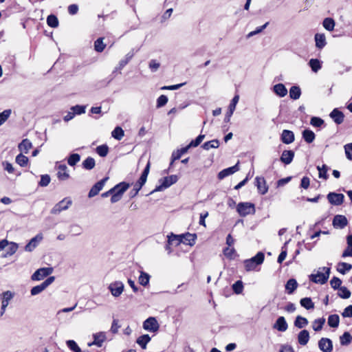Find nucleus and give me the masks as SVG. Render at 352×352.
Segmentation results:
<instances>
[{
	"mask_svg": "<svg viewBox=\"0 0 352 352\" xmlns=\"http://www.w3.org/2000/svg\"><path fill=\"white\" fill-rule=\"evenodd\" d=\"M330 272V267H319L313 274L309 275V280L314 283L323 285L328 280Z\"/></svg>",
	"mask_w": 352,
	"mask_h": 352,
	"instance_id": "obj_1",
	"label": "nucleus"
},
{
	"mask_svg": "<svg viewBox=\"0 0 352 352\" xmlns=\"http://www.w3.org/2000/svg\"><path fill=\"white\" fill-rule=\"evenodd\" d=\"M151 163L148 162L144 170H143L139 180L134 184L133 188L131 190V197H135L138 195V192L144 185L146 182L148 175L150 170Z\"/></svg>",
	"mask_w": 352,
	"mask_h": 352,
	"instance_id": "obj_2",
	"label": "nucleus"
},
{
	"mask_svg": "<svg viewBox=\"0 0 352 352\" xmlns=\"http://www.w3.org/2000/svg\"><path fill=\"white\" fill-rule=\"evenodd\" d=\"M129 184L126 182H120V184L115 186L111 188L113 195L111 198V203H116L120 201L124 193V192L129 188Z\"/></svg>",
	"mask_w": 352,
	"mask_h": 352,
	"instance_id": "obj_3",
	"label": "nucleus"
},
{
	"mask_svg": "<svg viewBox=\"0 0 352 352\" xmlns=\"http://www.w3.org/2000/svg\"><path fill=\"white\" fill-rule=\"evenodd\" d=\"M178 180V177L176 175H172L168 177H163L159 180L160 184L151 192H160L168 188L173 184H175Z\"/></svg>",
	"mask_w": 352,
	"mask_h": 352,
	"instance_id": "obj_4",
	"label": "nucleus"
},
{
	"mask_svg": "<svg viewBox=\"0 0 352 352\" xmlns=\"http://www.w3.org/2000/svg\"><path fill=\"white\" fill-rule=\"evenodd\" d=\"M264 254L261 252H258L256 256L247 259L244 261V266L246 271H252L256 269V266L263 263L264 261Z\"/></svg>",
	"mask_w": 352,
	"mask_h": 352,
	"instance_id": "obj_5",
	"label": "nucleus"
},
{
	"mask_svg": "<svg viewBox=\"0 0 352 352\" xmlns=\"http://www.w3.org/2000/svg\"><path fill=\"white\" fill-rule=\"evenodd\" d=\"M236 210L241 217L254 214L256 212L254 204L250 202H241L238 204Z\"/></svg>",
	"mask_w": 352,
	"mask_h": 352,
	"instance_id": "obj_6",
	"label": "nucleus"
},
{
	"mask_svg": "<svg viewBox=\"0 0 352 352\" xmlns=\"http://www.w3.org/2000/svg\"><path fill=\"white\" fill-rule=\"evenodd\" d=\"M108 289L113 297L118 298L123 293L124 285L120 280H116L109 285Z\"/></svg>",
	"mask_w": 352,
	"mask_h": 352,
	"instance_id": "obj_7",
	"label": "nucleus"
},
{
	"mask_svg": "<svg viewBox=\"0 0 352 352\" xmlns=\"http://www.w3.org/2000/svg\"><path fill=\"white\" fill-rule=\"evenodd\" d=\"M72 204V201L69 197L64 198L56 204L52 210V213L58 214L63 210H67Z\"/></svg>",
	"mask_w": 352,
	"mask_h": 352,
	"instance_id": "obj_8",
	"label": "nucleus"
},
{
	"mask_svg": "<svg viewBox=\"0 0 352 352\" xmlns=\"http://www.w3.org/2000/svg\"><path fill=\"white\" fill-rule=\"evenodd\" d=\"M143 328L146 331L155 333L158 331L160 324L155 318L149 317L143 322Z\"/></svg>",
	"mask_w": 352,
	"mask_h": 352,
	"instance_id": "obj_9",
	"label": "nucleus"
},
{
	"mask_svg": "<svg viewBox=\"0 0 352 352\" xmlns=\"http://www.w3.org/2000/svg\"><path fill=\"white\" fill-rule=\"evenodd\" d=\"M327 198L331 204L334 206H340L343 203L344 196L341 193L329 192L327 195Z\"/></svg>",
	"mask_w": 352,
	"mask_h": 352,
	"instance_id": "obj_10",
	"label": "nucleus"
},
{
	"mask_svg": "<svg viewBox=\"0 0 352 352\" xmlns=\"http://www.w3.org/2000/svg\"><path fill=\"white\" fill-rule=\"evenodd\" d=\"M14 294L10 291L3 292L1 295V315H3L8 307L9 302L13 298Z\"/></svg>",
	"mask_w": 352,
	"mask_h": 352,
	"instance_id": "obj_11",
	"label": "nucleus"
},
{
	"mask_svg": "<svg viewBox=\"0 0 352 352\" xmlns=\"http://www.w3.org/2000/svg\"><path fill=\"white\" fill-rule=\"evenodd\" d=\"M94 341L91 343H89L88 345L89 346L92 345H96L98 347L102 346L103 342L106 340L107 336L106 333L104 331H100L93 334Z\"/></svg>",
	"mask_w": 352,
	"mask_h": 352,
	"instance_id": "obj_12",
	"label": "nucleus"
},
{
	"mask_svg": "<svg viewBox=\"0 0 352 352\" xmlns=\"http://www.w3.org/2000/svg\"><path fill=\"white\" fill-rule=\"evenodd\" d=\"M239 100V95L234 96V97L231 100L230 104L228 107V111L226 113L225 118H224L225 122H230V118L232 116V114L236 109V106Z\"/></svg>",
	"mask_w": 352,
	"mask_h": 352,
	"instance_id": "obj_13",
	"label": "nucleus"
},
{
	"mask_svg": "<svg viewBox=\"0 0 352 352\" xmlns=\"http://www.w3.org/2000/svg\"><path fill=\"white\" fill-rule=\"evenodd\" d=\"M107 180V178L106 177L96 183L89 192V197H94L96 195H97L99 193V192L103 188Z\"/></svg>",
	"mask_w": 352,
	"mask_h": 352,
	"instance_id": "obj_14",
	"label": "nucleus"
},
{
	"mask_svg": "<svg viewBox=\"0 0 352 352\" xmlns=\"http://www.w3.org/2000/svg\"><path fill=\"white\" fill-rule=\"evenodd\" d=\"M318 346L323 352H331L333 350L332 342L329 338H321L318 342Z\"/></svg>",
	"mask_w": 352,
	"mask_h": 352,
	"instance_id": "obj_15",
	"label": "nucleus"
},
{
	"mask_svg": "<svg viewBox=\"0 0 352 352\" xmlns=\"http://www.w3.org/2000/svg\"><path fill=\"white\" fill-rule=\"evenodd\" d=\"M239 170V162H237L234 166L225 168L220 171L218 174V178L219 179H223L225 177L234 174Z\"/></svg>",
	"mask_w": 352,
	"mask_h": 352,
	"instance_id": "obj_16",
	"label": "nucleus"
},
{
	"mask_svg": "<svg viewBox=\"0 0 352 352\" xmlns=\"http://www.w3.org/2000/svg\"><path fill=\"white\" fill-rule=\"evenodd\" d=\"M255 185L257 187L258 191L261 195H265L268 190V187L266 184V181L264 177H256L255 178Z\"/></svg>",
	"mask_w": 352,
	"mask_h": 352,
	"instance_id": "obj_17",
	"label": "nucleus"
},
{
	"mask_svg": "<svg viewBox=\"0 0 352 352\" xmlns=\"http://www.w3.org/2000/svg\"><path fill=\"white\" fill-rule=\"evenodd\" d=\"M348 223L347 219L345 216L337 214L333 217V226L337 228H344Z\"/></svg>",
	"mask_w": 352,
	"mask_h": 352,
	"instance_id": "obj_18",
	"label": "nucleus"
},
{
	"mask_svg": "<svg viewBox=\"0 0 352 352\" xmlns=\"http://www.w3.org/2000/svg\"><path fill=\"white\" fill-rule=\"evenodd\" d=\"M273 328L281 332L285 331L288 328V324L285 318L283 316L278 317L274 324Z\"/></svg>",
	"mask_w": 352,
	"mask_h": 352,
	"instance_id": "obj_19",
	"label": "nucleus"
},
{
	"mask_svg": "<svg viewBox=\"0 0 352 352\" xmlns=\"http://www.w3.org/2000/svg\"><path fill=\"white\" fill-rule=\"evenodd\" d=\"M43 239L41 234H38L32 238L29 243L25 245V250L27 252H32Z\"/></svg>",
	"mask_w": 352,
	"mask_h": 352,
	"instance_id": "obj_20",
	"label": "nucleus"
},
{
	"mask_svg": "<svg viewBox=\"0 0 352 352\" xmlns=\"http://www.w3.org/2000/svg\"><path fill=\"white\" fill-rule=\"evenodd\" d=\"M329 116L337 124H340L344 121V116L338 109H334Z\"/></svg>",
	"mask_w": 352,
	"mask_h": 352,
	"instance_id": "obj_21",
	"label": "nucleus"
},
{
	"mask_svg": "<svg viewBox=\"0 0 352 352\" xmlns=\"http://www.w3.org/2000/svg\"><path fill=\"white\" fill-rule=\"evenodd\" d=\"M57 177L60 181H65L69 178L67 167L65 164L59 165L58 167Z\"/></svg>",
	"mask_w": 352,
	"mask_h": 352,
	"instance_id": "obj_22",
	"label": "nucleus"
},
{
	"mask_svg": "<svg viewBox=\"0 0 352 352\" xmlns=\"http://www.w3.org/2000/svg\"><path fill=\"white\" fill-rule=\"evenodd\" d=\"M294 152L291 150H285L282 153L280 161L285 164H289L293 161Z\"/></svg>",
	"mask_w": 352,
	"mask_h": 352,
	"instance_id": "obj_23",
	"label": "nucleus"
},
{
	"mask_svg": "<svg viewBox=\"0 0 352 352\" xmlns=\"http://www.w3.org/2000/svg\"><path fill=\"white\" fill-rule=\"evenodd\" d=\"M281 140L283 143L289 144L294 141V134L289 130H283L281 134Z\"/></svg>",
	"mask_w": 352,
	"mask_h": 352,
	"instance_id": "obj_24",
	"label": "nucleus"
},
{
	"mask_svg": "<svg viewBox=\"0 0 352 352\" xmlns=\"http://www.w3.org/2000/svg\"><path fill=\"white\" fill-rule=\"evenodd\" d=\"M298 287V283L296 279L290 278L285 284V290L288 294H292Z\"/></svg>",
	"mask_w": 352,
	"mask_h": 352,
	"instance_id": "obj_25",
	"label": "nucleus"
},
{
	"mask_svg": "<svg viewBox=\"0 0 352 352\" xmlns=\"http://www.w3.org/2000/svg\"><path fill=\"white\" fill-rule=\"evenodd\" d=\"M181 236L182 239V243H184L191 246L195 244V240L197 239V236L195 234L186 233Z\"/></svg>",
	"mask_w": 352,
	"mask_h": 352,
	"instance_id": "obj_26",
	"label": "nucleus"
},
{
	"mask_svg": "<svg viewBox=\"0 0 352 352\" xmlns=\"http://www.w3.org/2000/svg\"><path fill=\"white\" fill-rule=\"evenodd\" d=\"M273 90L277 96L281 98L285 96L287 94V89L282 83L275 85L273 87Z\"/></svg>",
	"mask_w": 352,
	"mask_h": 352,
	"instance_id": "obj_27",
	"label": "nucleus"
},
{
	"mask_svg": "<svg viewBox=\"0 0 352 352\" xmlns=\"http://www.w3.org/2000/svg\"><path fill=\"white\" fill-rule=\"evenodd\" d=\"M309 340V333L307 330H302L298 335V342L300 345H305Z\"/></svg>",
	"mask_w": 352,
	"mask_h": 352,
	"instance_id": "obj_28",
	"label": "nucleus"
},
{
	"mask_svg": "<svg viewBox=\"0 0 352 352\" xmlns=\"http://www.w3.org/2000/svg\"><path fill=\"white\" fill-rule=\"evenodd\" d=\"M315 42L316 47L319 49L323 48L326 44V38L324 34L317 33L315 35Z\"/></svg>",
	"mask_w": 352,
	"mask_h": 352,
	"instance_id": "obj_29",
	"label": "nucleus"
},
{
	"mask_svg": "<svg viewBox=\"0 0 352 352\" xmlns=\"http://www.w3.org/2000/svg\"><path fill=\"white\" fill-rule=\"evenodd\" d=\"M32 148V143L31 142L28 140L25 139L23 140L19 144V149L21 152L28 153L30 149Z\"/></svg>",
	"mask_w": 352,
	"mask_h": 352,
	"instance_id": "obj_30",
	"label": "nucleus"
},
{
	"mask_svg": "<svg viewBox=\"0 0 352 352\" xmlns=\"http://www.w3.org/2000/svg\"><path fill=\"white\" fill-rule=\"evenodd\" d=\"M151 337L148 334L142 335L140 336L136 342L143 349H145L146 348L147 344L150 342Z\"/></svg>",
	"mask_w": 352,
	"mask_h": 352,
	"instance_id": "obj_31",
	"label": "nucleus"
},
{
	"mask_svg": "<svg viewBox=\"0 0 352 352\" xmlns=\"http://www.w3.org/2000/svg\"><path fill=\"white\" fill-rule=\"evenodd\" d=\"M95 160L91 157H87L82 164L83 168L86 170H91L95 167Z\"/></svg>",
	"mask_w": 352,
	"mask_h": 352,
	"instance_id": "obj_32",
	"label": "nucleus"
},
{
	"mask_svg": "<svg viewBox=\"0 0 352 352\" xmlns=\"http://www.w3.org/2000/svg\"><path fill=\"white\" fill-rule=\"evenodd\" d=\"M301 95V90L298 86H292L289 89V97L293 100H298Z\"/></svg>",
	"mask_w": 352,
	"mask_h": 352,
	"instance_id": "obj_33",
	"label": "nucleus"
},
{
	"mask_svg": "<svg viewBox=\"0 0 352 352\" xmlns=\"http://www.w3.org/2000/svg\"><path fill=\"white\" fill-rule=\"evenodd\" d=\"M352 268V265L351 264L341 262L338 264L337 270L342 274H345L347 272L350 271Z\"/></svg>",
	"mask_w": 352,
	"mask_h": 352,
	"instance_id": "obj_34",
	"label": "nucleus"
},
{
	"mask_svg": "<svg viewBox=\"0 0 352 352\" xmlns=\"http://www.w3.org/2000/svg\"><path fill=\"white\" fill-rule=\"evenodd\" d=\"M134 52L131 51L126 54L124 58L122 59L118 64V67L116 69H122L133 57Z\"/></svg>",
	"mask_w": 352,
	"mask_h": 352,
	"instance_id": "obj_35",
	"label": "nucleus"
},
{
	"mask_svg": "<svg viewBox=\"0 0 352 352\" xmlns=\"http://www.w3.org/2000/svg\"><path fill=\"white\" fill-rule=\"evenodd\" d=\"M302 137L305 142L311 143L315 139V133L309 129H306L302 132Z\"/></svg>",
	"mask_w": 352,
	"mask_h": 352,
	"instance_id": "obj_36",
	"label": "nucleus"
},
{
	"mask_svg": "<svg viewBox=\"0 0 352 352\" xmlns=\"http://www.w3.org/2000/svg\"><path fill=\"white\" fill-rule=\"evenodd\" d=\"M309 65L314 72H317L321 69V63L317 58H311L309 61Z\"/></svg>",
	"mask_w": 352,
	"mask_h": 352,
	"instance_id": "obj_37",
	"label": "nucleus"
},
{
	"mask_svg": "<svg viewBox=\"0 0 352 352\" xmlns=\"http://www.w3.org/2000/svg\"><path fill=\"white\" fill-rule=\"evenodd\" d=\"M307 324L308 320H307V318L302 317L300 316H298L294 321V325L299 329L305 327V326L307 325Z\"/></svg>",
	"mask_w": 352,
	"mask_h": 352,
	"instance_id": "obj_38",
	"label": "nucleus"
},
{
	"mask_svg": "<svg viewBox=\"0 0 352 352\" xmlns=\"http://www.w3.org/2000/svg\"><path fill=\"white\" fill-rule=\"evenodd\" d=\"M300 305L306 309H311L314 308V304L310 298H303L300 301Z\"/></svg>",
	"mask_w": 352,
	"mask_h": 352,
	"instance_id": "obj_39",
	"label": "nucleus"
},
{
	"mask_svg": "<svg viewBox=\"0 0 352 352\" xmlns=\"http://www.w3.org/2000/svg\"><path fill=\"white\" fill-rule=\"evenodd\" d=\"M325 322L324 318H318L315 320L312 323V328L316 331H319L322 329V327Z\"/></svg>",
	"mask_w": 352,
	"mask_h": 352,
	"instance_id": "obj_40",
	"label": "nucleus"
},
{
	"mask_svg": "<svg viewBox=\"0 0 352 352\" xmlns=\"http://www.w3.org/2000/svg\"><path fill=\"white\" fill-rule=\"evenodd\" d=\"M340 322V318L338 315L333 314L331 315L328 318V324L331 327H338Z\"/></svg>",
	"mask_w": 352,
	"mask_h": 352,
	"instance_id": "obj_41",
	"label": "nucleus"
},
{
	"mask_svg": "<svg viewBox=\"0 0 352 352\" xmlns=\"http://www.w3.org/2000/svg\"><path fill=\"white\" fill-rule=\"evenodd\" d=\"M189 148H190L187 145L186 146L173 152L172 154L173 161L179 160L182 155H184L188 151Z\"/></svg>",
	"mask_w": 352,
	"mask_h": 352,
	"instance_id": "obj_42",
	"label": "nucleus"
},
{
	"mask_svg": "<svg viewBox=\"0 0 352 352\" xmlns=\"http://www.w3.org/2000/svg\"><path fill=\"white\" fill-rule=\"evenodd\" d=\"M111 135L113 138L120 140L124 135L123 129L120 126H116L111 132Z\"/></svg>",
	"mask_w": 352,
	"mask_h": 352,
	"instance_id": "obj_43",
	"label": "nucleus"
},
{
	"mask_svg": "<svg viewBox=\"0 0 352 352\" xmlns=\"http://www.w3.org/2000/svg\"><path fill=\"white\" fill-rule=\"evenodd\" d=\"M340 344L346 346L349 344L352 341V336L349 332H344L340 338Z\"/></svg>",
	"mask_w": 352,
	"mask_h": 352,
	"instance_id": "obj_44",
	"label": "nucleus"
},
{
	"mask_svg": "<svg viewBox=\"0 0 352 352\" xmlns=\"http://www.w3.org/2000/svg\"><path fill=\"white\" fill-rule=\"evenodd\" d=\"M149 280L150 276L146 272H141L140 275L138 278L139 283L142 286H146L149 283Z\"/></svg>",
	"mask_w": 352,
	"mask_h": 352,
	"instance_id": "obj_45",
	"label": "nucleus"
},
{
	"mask_svg": "<svg viewBox=\"0 0 352 352\" xmlns=\"http://www.w3.org/2000/svg\"><path fill=\"white\" fill-rule=\"evenodd\" d=\"M219 146V141L217 140H212L211 141H208V142H205L202 145V147L205 150H209V149H210L212 148H218Z\"/></svg>",
	"mask_w": 352,
	"mask_h": 352,
	"instance_id": "obj_46",
	"label": "nucleus"
},
{
	"mask_svg": "<svg viewBox=\"0 0 352 352\" xmlns=\"http://www.w3.org/2000/svg\"><path fill=\"white\" fill-rule=\"evenodd\" d=\"M47 23L52 28H57L58 26V19L55 15L50 14L47 18Z\"/></svg>",
	"mask_w": 352,
	"mask_h": 352,
	"instance_id": "obj_47",
	"label": "nucleus"
},
{
	"mask_svg": "<svg viewBox=\"0 0 352 352\" xmlns=\"http://www.w3.org/2000/svg\"><path fill=\"white\" fill-rule=\"evenodd\" d=\"M323 27L329 31H332L335 27V22L331 18H326L323 21Z\"/></svg>",
	"mask_w": 352,
	"mask_h": 352,
	"instance_id": "obj_48",
	"label": "nucleus"
},
{
	"mask_svg": "<svg viewBox=\"0 0 352 352\" xmlns=\"http://www.w3.org/2000/svg\"><path fill=\"white\" fill-rule=\"evenodd\" d=\"M44 278V267L37 270L31 276L32 280H41Z\"/></svg>",
	"mask_w": 352,
	"mask_h": 352,
	"instance_id": "obj_49",
	"label": "nucleus"
},
{
	"mask_svg": "<svg viewBox=\"0 0 352 352\" xmlns=\"http://www.w3.org/2000/svg\"><path fill=\"white\" fill-rule=\"evenodd\" d=\"M16 163L18 164L20 166H25L28 163V158L23 155L22 153H20L16 157Z\"/></svg>",
	"mask_w": 352,
	"mask_h": 352,
	"instance_id": "obj_50",
	"label": "nucleus"
},
{
	"mask_svg": "<svg viewBox=\"0 0 352 352\" xmlns=\"http://www.w3.org/2000/svg\"><path fill=\"white\" fill-rule=\"evenodd\" d=\"M317 169L319 172V177L322 178L324 179H327L328 178L327 171L329 168L327 165L323 164L322 166H317Z\"/></svg>",
	"mask_w": 352,
	"mask_h": 352,
	"instance_id": "obj_51",
	"label": "nucleus"
},
{
	"mask_svg": "<svg viewBox=\"0 0 352 352\" xmlns=\"http://www.w3.org/2000/svg\"><path fill=\"white\" fill-rule=\"evenodd\" d=\"M338 295L343 299H347L351 296V292L346 287H341L338 289Z\"/></svg>",
	"mask_w": 352,
	"mask_h": 352,
	"instance_id": "obj_52",
	"label": "nucleus"
},
{
	"mask_svg": "<svg viewBox=\"0 0 352 352\" xmlns=\"http://www.w3.org/2000/svg\"><path fill=\"white\" fill-rule=\"evenodd\" d=\"M80 155L77 153H74L69 157L67 160V163L69 166H74L80 161Z\"/></svg>",
	"mask_w": 352,
	"mask_h": 352,
	"instance_id": "obj_53",
	"label": "nucleus"
},
{
	"mask_svg": "<svg viewBox=\"0 0 352 352\" xmlns=\"http://www.w3.org/2000/svg\"><path fill=\"white\" fill-rule=\"evenodd\" d=\"M109 147L106 144L98 146L96 148V153L101 157H105L108 154Z\"/></svg>",
	"mask_w": 352,
	"mask_h": 352,
	"instance_id": "obj_54",
	"label": "nucleus"
},
{
	"mask_svg": "<svg viewBox=\"0 0 352 352\" xmlns=\"http://www.w3.org/2000/svg\"><path fill=\"white\" fill-rule=\"evenodd\" d=\"M105 47V45L103 43V38H99L94 43V48L96 52H102Z\"/></svg>",
	"mask_w": 352,
	"mask_h": 352,
	"instance_id": "obj_55",
	"label": "nucleus"
},
{
	"mask_svg": "<svg viewBox=\"0 0 352 352\" xmlns=\"http://www.w3.org/2000/svg\"><path fill=\"white\" fill-rule=\"evenodd\" d=\"M12 113L11 109H6L0 113V126H1L10 116Z\"/></svg>",
	"mask_w": 352,
	"mask_h": 352,
	"instance_id": "obj_56",
	"label": "nucleus"
},
{
	"mask_svg": "<svg viewBox=\"0 0 352 352\" xmlns=\"http://www.w3.org/2000/svg\"><path fill=\"white\" fill-rule=\"evenodd\" d=\"M168 243L169 244H173L174 243V241H175L176 245H177L182 241L181 235H175V234H171V235L168 236Z\"/></svg>",
	"mask_w": 352,
	"mask_h": 352,
	"instance_id": "obj_57",
	"label": "nucleus"
},
{
	"mask_svg": "<svg viewBox=\"0 0 352 352\" xmlns=\"http://www.w3.org/2000/svg\"><path fill=\"white\" fill-rule=\"evenodd\" d=\"M86 106L75 105L71 107V111L74 113V115H80L85 112Z\"/></svg>",
	"mask_w": 352,
	"mask_h": 352,
	"instance_id": "obj_58",
	"label": "nucleus"
},
{
	"mask_svg": "<svg viewBox=\"0 0 352 352\" xmlns=\"http://www.w3.org/2000/svg\"><path fill=\"white\" fill-rule=\"evenodd\" d=\"M232 289L236 294H239L243 292V285L241 280H237L232 285Z\"/></svg>",
	"mask_w": 352,
	"mask_h": 352,
	"instance_id": "obj_59",
	"label": "nucleus"
},
{
	"mask_svg": "<svg viewBox=\"0 0 352 352\" xmlns=\"http://www.w3.org/2000/svg\"><path fill=\"white\" fill-rule=\"evenodd\" d=\"M310 124L315 127H320L324 124V120L318 117H312Z\"/></svg>",
	"mask_w": 352,
	"mask_h": 352,
	"instance_id": "obj_60",
	"label": "nucleus"
},
{
	"mask_svg": "<svg viewBox=\"0 0 352 352\" xmlns=\"http://www.w3.org/2000/svg\"><path fill=\"white\" fill-rule=\"evenodd\" d=\"M342 280L338 277H333L330 281V285L334 289H338L341 287Z\"/></svg>",
	"mask_w": 352,
	"mask_h": 352,
	"instance_id": "obj_61",
	"label": "nucleus"
},
{
	"mask_svg": "<svg viewBox=\"0 0 352 352\" xmlns=\"http://www.w3.org/2000/svg\"><path fill=\"white\" fill-rule=\"evenodd\" d=\"M204 138V135H199L195 140H192L188 146L189 148L197 146L203 141Z\"/></svg>",
	"mask_w": 352,
	"mask_h": 352,
	"instance_id": "obj_62",
	"label": "nucleus"
},
{
	"mask_svg": "<svg viewBox=\"0 0 352 352\" xmlns=\"http://www.w3.org/2000/svg\"><path fill=\"white\" fill-rule=\"evenodd\" d=\"M70 232L74 236H78L82 232V228L78 225H73L70 228Z\"/></svg>",
	"mask_w": 352,
	"mask_h": 352,
	"instance_id": "obj_63",
	"label": "nucleus"
},
{
	"mask_svg": "<svg viewBox=\"0 0 352 352\" xmlns=\"http://www.w3.org/2000/svg\"><path fill=\"white\" fill-rule=\"evenodd\" d=\"M344 151L346 158L349 160H352V143L347 144L344 146Z\"/></svg>",
	"mask_w": 352,
	"mask_h": 352,
	"instance_id": "obj_64",
	"label": "nucleus"
}]
</instances>
